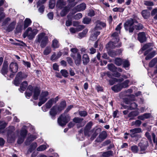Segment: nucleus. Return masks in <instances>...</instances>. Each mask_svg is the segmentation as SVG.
Returning <instances> with one entry per match:
<instances>
[{
    "label": "nucleus",
    "instance_id": "obj_26",
    "mask_svg": "<svg viewBox=\"0 0 157 157\" xmlns=\"http://www.w3.org/2000/svg\"><path fill=\"white\" fill-rule=\"evenodd\" d=\"M16 24V22L15 21H13L11 23L7 28L6 29L7 31L10 32L12 31L15 28Z\"/></svg>",
    "mask_w": 157,
    "mask_h": 157
},
{
    "label": "nucleus",
    "instance_id": "obj_37",
    "mask_svg": "<svg viewBox=\"0 0 157 157\" xmlns=\"http://www.w3.org/2000/svg\"><path fill=\"white\" fill-rule=\"evenodd\" d=\"M86 8V5L85 3H82L78 5L76 7V9L78 11H80L84 10Z\"/></svg>",
    "mask_w": 157,
    "mask_h": 157
},
{
    "label": "nucleus",
    "instance_id": "obj_15",
    "mask_svg": "<svg viewBox=\"0 0 157 157\" xmlns=\"http://www.w3.org/2000/svg\"><path fill=\"white\" fill-rule=\"evenodd\" d=\"M138 39L141 43H143L146 40L145 34L144 32L139 33L138 34Z\"/></svg>",
    "mask_w": 157,
    "mask_h": 157
},
{
    "label": "nucleus",
    "instance_id": "obj_40",
    "mask_svg": "<svg viewBox=\"0 0 157 157\" xmlns=\"http://www.w3.org/2000/svg\"><path fill=\"white\" fill-rule=\"evenodd\" d=\"M7 124L5 122L3 123L1 121H0V133H3L4 129L6 127Z\"/></svg>",
    "mask_w": 157,
    "mask_h": 157
},
{
    "label": "nucleus",
    "instance_id": "obj_38",
    "mask_svg": "<svg viewBox=\"0 0 157 157\" xmlns=\"http://www.w3.org/2000/svg\"><path fill=\"white\" fill-rule=\"evenodd\" d=\"M69 11V9L67 7H65L61 12L60 14L61 16L63 17L66 15Z\"/></svg>",
    "mask_w": 157,
    "mask_h": 157
},
{
    "label": "nucleus",
    "instance_id": "obj_57",
    "mask_svg": "<svg viewBox=\"0 0 157 157\" xmlns=\"http://www.w3.org/2000/svg\"><path fill=\"white\" fill-rule=\"evenodd\" d=\"M60 72L61 73L62 75L65 77H67L68 75V73L67 71L65 70H62Z\"/></svg>",
    "mask_w": 157,
    "mask_h": 157
},
{
    "label": "nucleus",
    "instance_id": "obj_20",
    "mask_svg": "<svg viewBox=\"0 0 157 157\" xmlns=\"http://www.w3.org/2000/svg\"><path fill=\"white\" fill-rule=\"evenodd\" d=\"M37 137L36 136L33 135H30L27 138V140H26L25 142V144L27 145H29L31 143V142L33 141Z\"/></svg>",
    "mask_w": 157,
    "mask_h": 157
},
{
    "label": "nucleus",
    "instance_id": "obj_22",
    "mask_svg": "<svg viewBox=\"0 0 157 157\" xmlns=\"http://www.w3.org/2000/svg\"><path fill=\"white\" fill-rule=\"evenodd\" d=\"M40 93V90L38 87L35 88L33 90V98L36 100L38 99Z\"/></svg>",
    "mask_w": 157,
    "mask_h": 157
},
{
    "label": "nucleus",
    "instance_id": "obj_13",
    "mask_svg": "<svg viewBox=\"0 0 157 157\" xmlns=\"http://www.w3.org/2000/svg\"><path fill=\"white\" fill-rule=\"evenodd\" d=\"M106 24L105 23H103L100 21H97L96 22V25L94 28V29L95 30H98L102 29L103 27H105Z\"/></svg>",
    "mask_w": 157,
    "mask_h": 157
},
{
    "label": "nucleus",
    "instance_id": "obj_45",
    "mask_svg": "<svg viewBox=\"0 0 157 157\" xmlns=\"http://www.w3.org/2000/svg\"><path fill=\"white\" fill-rule=\"evenodd\" d=\"M48 147V145H42L38 147L37 148V150L38 151H42L45 150L47 147Z\"/></svg>",
    "mask_w": 157,
    "mask_h": 157
},
{
    "label": "nucleus",
    "instance_id": "obj_39",
    "mask_svg": "<svg viewBox=\"0 0 157 157\" xmlns=\"http://www.w3.org/2000/svg\"><path fill=\"white\" fill-rule=\"evenodd\" d=\"M142 123V122L139 120H137L135 121H133L132 122L131 125V126L135 125L136 127L140 126Z\"/></svg>",
    "mask_w": 157,
    "mask_h": 157
},
{
    "label": "nucleus",
    "instance_id": "obj_7",
    "mask_svg": "<svg viewBox=\"0 0 157 157\" xmlns=\"http://www.w3.org/2000/svg\"><path fill=\"white\" fill-rule=\"evenodd\" d=\"M121 44V42H117L116 40H113V41L109 42L106 45V47L107 50H111V49H113L116 47H120Z\"/></svg>",
    "mask_w": 157,
    "mask_h": 157
},
{
    "label": "nucleus",
    "instance_id": "obj_27",
    "mask_svg": "<svg viewBox=\"0 0 157 157\" xmlns=\"http://www.w3.org/2000/svg\"><path fill=\"white\" fill-rule=\"evenodd\" d=\"M82 59L83 63L84 65L87 64L90 61V59L89 56L86 54H84L83 55Z\"/></svg>",
    "mask_w": 157,
    "mask_h": 157
},
{
    "label": "nucleus",
    "instance_id": "obj_10",
    "mask_svg": "<svg viewBox=\"0 0 157 157\" xmlns=\"http://www.w3.org/2000/svg\"><path fill=\"white\" fill-rule=\"evenodd\" d=\"M71 56L73 58L75 62L77 65L78 66L80 64L81 62V56L79 53H77L76 55L71 54Z\"/></svg>",
    "mask_w": 157,
    "mask_h": 157
},
{
    "label": "nucleus",
    "instance_id": "obj_8",
    "mask_svg": "<svg viewBox=\"0 0 157 157\" xmlns=\"http://www.w3.org/2000/svg\"><path fill=\"white\" fill-rule=\"evenodd\" d=\"M92 126V123L90 122L88 123L85 126L84 129V134L85 136H89L92 134V131L90 130Z\"/></svg>",
    "mask_w": 157,
    "mask_h": 157
},
{
    "label": "nucleus",
    "instance_id": "obj_17",
    "mask_svg": "<svg viewBox=\"0 0 157 157\" xmlns=\"http://www.w3.org/2000/svg\"><path fill=\"white\" fill-rule=\"evenodd\" d=\"M52 100L51 99L48 101L46 103L44 106L42 107V110L44 112H46L47 111L45 108L46 107L47 109H49L52 106L53 102H52Z\"/></svg>",
    "mask_w": 157,
    "mask_h": 157
},
{
    "label": "nucleus",
    "instance_id": "obj_25",
    "mask_svg": "<svg viewBox=\"0 0 157 157\" xmlns=\"http://www.w3.org/2000/svg\"><path fill=\"white\" fill-rule=\"evenodd\" d=\"M147 143L146 141L141 142L139 144V146L140 148L141 151L146 149L147 146Z\"/></svg>",
    "mask_w": 157,
    "mask_h": 157
},
{
    "label": "nucleus",
    "instance_id": "obj_11",
    "mask_svg": "<svg viewBox=\"0 0 157 157\" xmlns=\"http://www.w3.org/2000/svg\"><path fill=\"white\" fill-rule=\"evenodd\" d=\"M15 130L14 127L11 126L8 129V139H11L13 140L15 138V135L13 131Z\"/></svg>",
    "mask_w": 157,
    "mask_h": 157
},
{
    "label": "nucleus",
    "instance_id": "obj_59",
    "mask_svg": "<svg viewBox=\"0 0 157 157\" xmlns=\"http://www.w3.org/2000/svg\"><path fill=\"white\" fill-rule=\"evenodd\" d=\"M142 15L145 19H147L148 17V13L147 10H144L142 12Z\"/></svg>",
    "mask_w": 157,
    "mask_h": 157
},
{
    "label": "nucleus",
    "instance_id": "obj_30",
    "mask_svg": "<svg viewBox=\"0 0 157 157\" xmlns=\"http://www.w3.org/2000/svg\"><path fill=\"white\" fill-rule=\"evenodd\" d=\"M120 33L118 32H115L113 33L112 35V40H116L117 42H118L119 41V39L118 37V35Z\"/></svg>",
    "mask_w": 157,
    "mask_h": 157
},
{
    "label": "nucleus",
    "instance_id": "obj_48",
    "mask_svg": "<svg viewBox=\"0 0 157 157\" xmlns=\"http://www.w3.org/2000/svg\"><path fill=\"white\" fill-rule=\"evenodd\" d=\"M63 0H59L58 1L56 6L59 8H61L63 6L65 5V3L63 1Z\"/></svg>",
    "mask_w": 157,
    "mask_h": 157
},
{
    "label": "nucleus",
    "instance_id": "obj_58",
    "mask_svg": "<svg viewBox=\"0 0 157 157\" xmlns=\"http://www.w3.org/2000/svg\"><path fill=\"white\" fill-rule=\"evenodd\" d=\"M22 26L20 24H18L16 28V32L17 33H20L22 30Z\"/></svg>",
    "mask_w": 157,
    "mask_h": 157
},
{
    "label": "nucleus",
    "instance_id": "obj_19",
    "mask_svg": "<svg viewBox=\"0 0 157 157\" xmlns=\"http://www.w3.org/2000/svg\"><path fill=\"white\" fill-rule=\"evenodd\" d=\"M92 135L91 137V139L92 140L95 138L97 135L98 134L99 132L100 131V130L99 128H94L92 130Z\"/></svg>",
    "mask_w": 157,
    "mask_h": 157
},
{
    "label": "nucleus",
    "instance_id": "obj_54",
    "mask_svg": "<svg viewBox=\"0 0 157 157\" xmlns=\"http://www.w3.org/2000/svg\"><path fill=\"white\" fill-rule=\"evenodd\" d=\"M91 21V19L90 18L85 17L83 20V22L84 24H89Z\"/></svg>",
    "mask_w": 157,
    "mask_h": 157
},
{
    "label": "nucleus",
    "instance_id": "obj_6",
    "mask_svg": "<svg viewBox=\"0 0 157 157\" xmlns=\"http://www.w3.org/2000/svg\"><path fill=\"white\" fill-rule=\"evenodd\" d=\"M130 136L132 137L140 138L141 136L138 134V133L142 132V129L140 128H137L130 129L129 130Z\"/></svg>",
    "mask_w": 157,
    "mask_h": 157
},
{
    "label": "nucleus",
    "instance_id": "obj_18",
    "mask_svg": "<svg viewBox=\"0 0 157 157\" xmlns=\"http://www.w3.org/2000/svg\"><path fill=\"white\" fill-rule=\"evenodd\" d=\"M27 77V75L25 74L22 73L21 71L18 72L16 75V79H18L21 81L23 79L26 78Z\"/></svg>",
    "mask_w": 157,
    "mask_h": 157
},
{
    "label": "nucleus",
    "instance_id": "obj_63",
    "mask_svg": "<svg viewBox=\"0 0 157 157\" xmlns=\"http://www.w3.org/2000/svg\"><path fill=\"white\" fill-rule=\"evenodd\" d=\"M144 4L147 6H151L154 5V3L151 1H145Z\"/></svg>",
    "mask_w": 157,
    "mask_h": 157
},
{
    "label": "nucleus",
    "instance_id": "obj_3",
    "mask_svg": "<svg viewBox=\"0 0 157 157\" xmlns=\"http://www.w3.org/2000/svg\"><path fill=\"white\" fill-rule=\"evenodd\" d=\"M71 117L68 114L66 115V114L63 113L58 118V123L61 126H63L69 121Z\"/></svg>",
    "mask_w": 157,
    "mask_h": 157
},
{
    "label": "nucleus",
    "instance_id": "obj_33",
    "mask_svg": "<svg viewBox=\"0 0 157 157\" xmlns=\"http://www.w3.org/2000/svg\"><path fill=\"white\" fill-rule=\"evenodd\" d=\"M32 21L29 18H26L24 21V29H25L30 25Z\"/></svg>",
    "mask_w": 157,
    "mask_h": 157
},
{
    "label": "nucleus",
    "instance_id": "obj_9",
    "mask_svg": "<svg viewBox=\"0 0 157 157\" xmlns=\"http://www.w3.org/2000/svg\"><path fill=\"white\" fill-rule=\"evenodd\" d=\"M83 118L78 117H75L73 120V121L78 124L77 125L78 128H80L83 126L85 124V122H83Z\"/></svg>",
    "mask_w": 157,
    "mask_h": 157
},
{
    "label": "nucleus",
    "instance_id": "obj_53",
    "mask_svg": "<svg viewBox=\"0 0 157 157\" xmlns=\"http://www.w3.org/2000/svg\"><path fill=\"white\" fill-rule=\"evenodd\" d=\"M137 106V105L135 102L131 103L128 109L130 110H132L136 109Z\"/></svg>",
    "mask_w": 157,
    "mask_h": 157
},
{
    "label": "nucleus",
    "instance_id": "obj_21",
    "mask_svg": "<svg viewBox=\"0 0 157 157\" xmlns=\"http://www.w3.org/2000/svg\"><path fill=\"white\" fill-rule=\"evenodd\" d=\"M57 107L53 106L49 112L51 117L53 118L57 114Z\"/></svg>",
    "mask_w": 157,
    "mask_h": 157
},
{
    "label": "nucleus",
    "instance_id": "obj_46",
    "mask_svg": "<svg viewBox=\"0 0 157 157\" xmlns=\"http://www.w3.org/2000/svg\"><path fill=\"white\" fill-rule=\"evenodd\" d=\"M155 51H153L147 55V56L145 58V59L146 60H149L153 57L155 56Z\"/></svg>",
    "mask_w": 157,
    "mask_h": 157
},
{
    "label": "nucleus",
    "instance_id": "obj_43",
    "mask_svg": "<svg viewBox=\"0 0 157 157\" xmlns=\"http://www.w3.org/2000/svg\"><path fill=\"white\" fill-rule=\"evenodd\" d=\"M66 105V103L65 101H63L61 102L59 106L58 107L59 111H61L63 109Z\"/></svg>",
    "mask_w": 157,
    "mask_h": 157
},
{
    "label": "nucleus",
    "instance_id": "obj_49",
    "mask_svg": "<svg viewBox=\"0 0 157 157\" xmlns=\"http://www.w3.org/2000/svg\"><path fill=\"white\" fill-rule=\"evenodd\" d=\"M139 114L138 111H132L129 113L128 116L129 117H134L137 116Z\"/></svg>",
    "mask_w": 157,
    "mask_h": 157
},
{
    "label": "nucleus",
    "instance_id": "obj_60",
    "mask_svg": "<svg viewBox=\"0 0 157 157\" xmlns=\"http://www.w3.org/2000/svg\"><path fill=\"white\" fill-rule=\"evenodd\" d=\"M94 38L92 39V40L94 41L96 40L97 38V36L99 35L100 34V32L99 31H97V30H95L94 29Z\"/></svg>",
    "mask_w": 157,
    "mask_h": 157
},
{
    "label": "nucleus",
    "instance_id": "obj_24",
    "mask_svg": "<svg viewBox=\"0 0 157 157\" xmlns=\"http://www.w3.org/2000/svg\"><path fill=\"white\" fill-rule=\"evenodd\" d=\"M27 86L28 83L26 81H24L21 84L20 88L19 89V90L21 92H22L25 90Z\"/></svg>",
    "mask_w": 157,
    "mask_h": 157
},
{
    "label": "nucleus",
    "instance_id": "obj_32",
    "mask_svg": "<svg viewBox=\"0 0 157 157\" xmlns=\"http://www.w3.org/2000/svg\"><path fill=\"white\" fill-rule=\"evenodd\" d=\"M107 66L108 69L113 72H115L117 70L116 67L112 63L109 64Z\"/></svg>",
    "mask_w": 157,
    "mask_h": 157
},
{
    "label": "nucleus",
    "instance_id": "obj_28",
    "mask_svg": "<svg viewBox=\"0 0 157 157\" xmlns=\"http://www.w3.org/2000/svg\"><path fill=\"white\" fill-rule=\"evenodd\" d=\"M25 126H24L20 131V136L25 138L27 133V131L25 128Z\"/></svg>",
    "mask_w": 157,
    "mask_h": 157
},
{
    "label": "nucleus",
    "instance_id": "obj_35",
    "mask_svg": "<svg viewBox=\"0 0 157 157\" xmlns=\"http://www.w3.org/2000/svg\"><path fill=\"white\" fill-rule=\"evenodd\" d=\"M59 44L58 41L56 39H54L52 41V47L54 48H57L59 47Z\"/></svg>",
    "mask_w": 157,
    "mask_h": 157
},
{
    "label": "nucleus",
    "instance_id": "obj_34",
    "mask_svg": "<svg viewBox=\"0 0 157 157\" xmlns=\"http://www.w3.org/2000/svg\"><path fill=\"white\" fill-rule=\"evenodd\" d=\"M107 136L106 132L105 131H103L99 134L98 137L101 139V141H102L106 138Z\"/></svg>",
    "mask_w": 157,
    "mask_h": 157
},
{
    "label": "nucleus",
    "instance_id": "obj_51",
    "mask_svg": "<svg viewBox=\"0 0 157 157\" xmlns=\"http://www.w3.org/2000/svg\"><path fill=\"white\" fill-rule=\"evenodd\" d=\"M157 62V58L152 59L149 63V66L150 67H153Z\"/></svg>",
    "mask_w": 157,
    "mask_h": 157
},
{
    "label": "nucleus",
    "instance_id": "obj_42",
    "mask_svg": "<svg viewBox=\"0 0 157 157\" xmlns=\"http://www.w3.org/2000/svg\"><path fill=\"white\" fill-rule=\"evenodd\" d=\"M123 60L120 58H117L115 59V63L118 66H121L123 63Z\"/></svg>",
    "mask_w": 157,
    "mask_h": 157
},
{
    "label": "nucleus",
    "instance_id": "obj_61",
    "mask_svg": "<svg viewBox=\"0 0 157 157\" xmlns=\"http://www.w3.org/2000/svg\"><path fill=\"white\" fill-rule=\"evenodd\" d=\"M78 113L79 115L81 117H85L87 115V112L85 111H80Z\"/></svg>",
    "mask_w": 157,
    "mask_h": 157
},
{
    "label": "nucleus",
    "instance_id": "obj_41",
    "mask_svg": "<svg viewBox=\"0 0 157 157\" xmlns=\"http://www.w3.org/2000/svg\"><path fill=\"white\" fill-rule=\"evenodd\" d=\"M108 54L111 57H114L116 55H118V53H117L116 52L113 50H107Z\"/></svg>",
    "mask_w": 157,
    "mask_h": 157
},
{
    "label": "nucleus",
    "instance_id": "obj_31",
    "mask_svg": "<svg viewBox=\"0 0 157 157\" xmlns=\"http://www.w3.org/2000/svg\"><path fill=\"white\" fill-rule=\"evenodd\" d=\"M150 114L149 113H145L144 114L139 116L138 117V118L139 119L141 120H144L146 119H147L150 117Z\"/></svg>",
    "mask_w": 157,
    "mask_h": 157
},
{
    "label": "nucleus",
    "instance_id": "obj_50",
    "mask_svg": "<svg viewBox=\"0 0 157 157\" xmlns=\"http://www.w3.org/2000/svg\"><path fill=\"white\" fill-rule=\"evenodd\" d=\"M129 82V81L128 80H125L123 83L120 84L122 88L128 87Z\"/></svg>",
    "mask_w": 157,
    "mask_h": 157
},
{
    "label": "nucleus",
    "instance_id": "obj_36",
    "mask_svg": "<svg viewBox=\"0 0 157 157\" xmlns=\"http://www.w3.org/2000/svg\"><path fill=\"white\" fill-rule=\"evenodd\" d=\"M113 152L111 151H107L102 153L101 157H109L113 155Z\"/></svg>",
    "mask_w": 157,
    "mask_h": 157
},
{
    "label": "nucleus",
    "instance_id": "obj_2",
    "mask_svg": "<svg viewBox=\"0 0 157 157\" xmlns=\"http://www.w3.org/2000/svg\"><path fill=\"white\" fill-rule=\"evenodd\" d=\"M36 41L37 42L40 43V46L42 48H44L48 43V37L44 33H42L37 35Z\"/></svg>",
    "mask_w": 157,
    "mask_h": 157
},
{
    "label": "nucleus",
    "instance_id": "obj_12",
    "mask_svg": "<svg viewBox=\"0 0 157 157\" xmlns=\"http://www.w3.org/2000/svg\"><path fill=\"white\" fill-rule=\"evenodd\" d=\"M48 93L47 91L42 92L40 95L39 100H43L46 102L49 98L48 97Z\"/></svg>",
    "mask_w": 157,
    "mask_h": 157
},
{
    "label": "nucleus",
    "instance_id": "obj_16",
    "mask_svg": "<svg viewBox=\"0 0 157 157\" xmlns=\"http://www.w3.org/2000/svg\"><path fill=\"white\" fill-rule=\"evenodd\" d=\"M5 0H1L0 1V6H2L4 3ZM3 9L0 8V22L5 17V13L3 12Z\"/></svg>",
    "mask_w": 157,
    "mask_h": 157
},
{
    "label": "nucleus",
    "instance_id": "obj_14",
    "mask_svg": "<svg viewBox=\"0 0 157 157\" xmlns=\"http://www.w3.org/2000/svg\"><path fill=\"white\" fill-rule=\"evenodd\" d=\"M8 62L7 61H4L1 71L2 74L5 75L7 74L8 71Z\"/></svg>",
    "mask_w": 157,
    "mask_h": 157
},
{
    "label": "nucleus",
    "instance_id": "obj_52",
    "mask_svg": "<svg viewBox=\"0 0 157 157\" xmlns=\"http://www.w3.org/2000/svg\"><path fill=\"white\" fill-rule=\"evenodd\" d=\"M131 149L132 151L134 153H137L139 150L138 147L135 145L131 146Z\"/></svg>",
    "mask_w": 157,
    "mask_h": 157
},
{
    "label": "nucleus",
    "instance_id": "obj_62",
    "mask_svg": "<svg viewBox=\"0 0 157 157\" xmlns=\"http://www.w3.org/2000/svg\"><path fill=\"white\" fill-rule=\"evenodd\" d=\"M25 138L23 137L19 136L17 140V143L19 144H21L23 142Z\"/></svg>",
    "mask_w": 157,
    "mask_h": 157
},
{
    "label": "nucleus",
    "instance_id": "obj_56",
    "mask_svg": "<svg viewBox=\"0 0 157 157\" xmlns=\"http://www.w3.org/2000/svg\"><path fill=\"white\" fill-rule=\"evenodd\" d=\"M122 63H123V67L124 68L127 67L130 65L128 61L127 60H123Z\"/></svg>",
    "mask_w": 157,
    "mask_h": 157
},
{
    "label": "nucleus",
    "instance_id": "obj_5",
    "mask_svg": "<svg viewBox=\"0 0 157 157\" xmlns=\"http://www.w3.org/2000/svg\"><path fill=\"white\" fill-rule=\"evenodd\" d=\"M18 65L17 63L16 62H12L10 65L9 70L12 72V73L10 75V77L11 78H13L14 74L16 73L18 71Z\"/></svg>",
    "mask_w": 157,
    "mask_h": 157
},
{
    "label": "nucleus",
    "instance_id": "obj_64",
    "mask_svg": "<svg viewBox=\"0 0 157 157\" xmlns=\"http://www.w3.org/2000/svg\"><path fill=\"white\" fill-rule=\"evenodd\" d=\"M122 25V23H120L118 25H117V27L115 29V30L117 32H119V33H120L121 32V25Z\"/></svg>",
    "mask_w": 157,
    "mask_h": 157
},
{
    "label": "nucleus",
    "instance_id": "obj_44",
    "mask_svg": "<svg viewBox=\"0 0 157 157\" xmlns=\"http://www.w3.org/2000/svg\"><path fill=\"white\" fill-rule=\"evenodd\" d=\"M52 51V49L49 47H47L46 48L43 52V54L45 55H47L49 54Z\"/></svg>",
    "mask_w": 157,
    "mask_h": 157
},
{
    "label": "nucleus",
    "instance_id": "obj_1",
    "mask_svg": "<svg viewBox=\"0 0 157 157\" xmlns=\"http://www.w3.org/2000/svg\"><path fill=\"white\" fill-rule=\"evenodd\" d=\"M137 22L135 19L130 18L124 24V27L126 30H129L130 33L132 32L134 29L140 30L142 29L143 26L142 25L140 24H137L134 26H132V25L134 23H137Z\"/></svg>",
    "mask_w": 157,
    "mask_h": 157
},
{
    "label": "nucleus",
    "instance_id": "obj_29",
    "mask_svg": "<svg viewBox=\"0 0 157 157\" xmlns=\"http://www.w3.org/2000/svg\"><path fill=\"white\" fill-rule=\"evenodd\" d=\"M135 100V96L134 95H130L129 99L125 98L124 100V102L126 104L128 105L131 103V101H134Z\"/></svg>",
    "mask_w": 157,
    "mask_h": 157
},
{
    "label": "nucleus",
    "instance_id": "obj_47",
    "mask_svg": "<svg viewBox=\"0 0 157 157\" xmlns=\"http://www.w3.org/2000/svg\"><path fill=\"white\" fill-rule=\"evenodd\" d=\"M88 30L86 29H84L82 33H80L78 34L79 38H82L84 37L87 33Z\"/></svg>",
    "mask_w": 157,
    "mask_h": 157
},
{
    "label": "nucleus",
    "instance_id": "obj_23",
    "mask_svg": "<svg viewBox=\"0 0 157 157\" xmlns=\"http://www.w3.org/2000/svg\"><path fill=\"white\" fill-rule=\"evenodd\" d=\"M111 89L115 92H117L120 91L122 89V88L120 84H117L112 86L111 87Z\"/></svg>",
    "mask_w": 157,
    "mask_h": 157
},
{
    "label": "nucleus",
    "instance_id": "obj_4",
    "mask_svg": "<svg viewBox=\"0 0 157 157\" xmlns=\"http://www.w3.org/2000/svg\"><path fill=\"white\" fill-rule=\"evenodd\" d=\"M38 32L36 29H32L31 27H29L24 33L23 37L25 38L26 36H28L29 39L31 40L34 37Z\"/></svg>",
    "mask_w": 157,
    "mask_h": 157
},
{
    "label": "nucleus",
    "instance_id": "obj_55",
    "mask_svg": "<svg viewBox=\"0 0 157 157\" xmlns=\"http://www.w3.org/2000/svg\"><path fill=\"white\" fill-rule=\"evenodd\" d=\"M82 17V14L81 13H78L75 15H74L73 17L74 19L76 20H78L79 19L81 18Z\"/></svg>",
    "mask_w": 157,
    "mask_h": 157
}]
</instances>
